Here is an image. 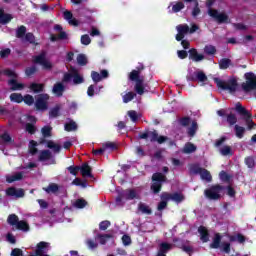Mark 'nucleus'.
<instances>
[{
  "instance_id": "f257e3e1",
  "label": "nucleus",
  "mask_w": 256,
  "mask_h": 256,
  "mask_svg": "<svg viewBox=\"0 0 256 256\" xmlns=\"http://www.w3.org/2000/svg\"><path fill=\"white\" fill-rule=\"evenodd\" d=\"M227 141V137H221L215 142V147H217L218 152L222 157H231L233 156V148L227 144H224Z\"/></svg>"
},
{
  "instance_id": "f03ea898",
  "label": "nucleus",
  "mask_w": 256,
  "mask_h": 256,
  "mask_svg": "<svg viewBox=\"0 0 256 256\" xmlns=\"http://www.w3.org/2000/svg\"><path fill=\"white\" fill-rule=\"evenodd\" d=\"M74 85H79L83 83V76L79 74V70L71 67L69 72L64 75L63 83H71Z\"/></svg>"
},
{
  "instance_id": "7ed1b4c3",
  "label": "nucleus",
  "mask_w": 256,
  "mask_h": 256,
  "mask_svg": "<svg viewBox=\"0 0 256 256\" xmlns=\"http://www.w3.org/2000/svg\"><path fill=\"white\" fill-rule=\"evenodd\" d=\"M4 75H7V77H12V79L8 82V85L12 91H22V89H25V84L17 82V74H15L12 70H4Z\"/></svg>"
},
{
  "instance_id": "20e7f679",
  "label": "nucleus",
  "mask_w": 256,
  "mask_h": 256,
  "mask_svg": "<svg viewBox=\"0 0 256 256\" xmlns=\"http://www.w3.org/2000/svg\"><path fill=\"white\" fill-rule=\"evenodd\" d=\"M131 81H136L135 91L138 95H143L145 93V84H143V78L139 77V71L134 70L129 76Z\"/></svg>"
},
{
  "instance_id": "39448f33",
  "label": "nucleus",
  "mask_w": 256,
  "mask_h": 256,
  "mask_svg": "<svg viewBox=\"0 0 256 256\" xmlns=\"http://www.w3.org/2000/svg\"><path fill=\"white\" fill-rule=\"evenodd\" d=\"M178 33L176 35V41H181L187 33H195L199 27L193 24L191 28L187 24H181L176 27Z\"/></svg>"
},
{
  "instance_id": "423d86ee",
  "label": "nucleus",
  "mask_w": 256,
  "mask_h": 256,
  "mask_svg": "<svg viewBox=\"0 0 256 256\" xmlns=\"http://www.w3.org/2000/svg\"><path fill=\"white\" fill-rule=\"evenodd\" d=\"M214 82L220 89H225L230 93H234L237 90V81L235 79L229 80L228 82L222 81L219 78H214Z\"/></svg>"
},
{
  "instance_id": "0eeeda50",
  "label": "nucleus",
  "mask_w": 256,
  "mask_h": 256,
  "mask_svg": "<svg viewBox=\"0 0 256 256\" xmlns=\"http://www.w3.org/2000/svg\"><path fill=\"white\" fill-rule=\"evenodd\" d=\"M35 99V107L37 111H47V109H49L48 94H39L35 97Z\"/></svg>"
},
{
  "instance_id": "6e6552de",
  "label": "nucleus",
  "mask_w": 256,
  "mask_h": 256,
  "mask_svg": "<svg viewBox=\"0 0 256 256\" xmlns=\"http://www.w3.org/2000/svg\"><path fill=\"white\" fill-rule=\"evenodd\" d=\"M210 247L212 249H222V251H224V253H229L230 249H231V244H229V242H225L223 241L221 243V235L219 234H215L213 242L211 243Z\"/></svg>"
},
{
  "instance_id": "1a4fd4ad",
  "label": "nucleus",
  "mask_w": 256,
  "mask_h": 256,
  "mask_svg": "<svg viewBox=\"0 0 256 256\" xmlns=\"http://www.w3.org/2000/svg\"><path fill=\"white\" fill-rule=\"evenodd\" d=\"M26 31L27 28H25V26H20L16 31V37L22 39L25 43H35V36H33L32 33H27L25 35Z\"/></svg>"
},
{
  "instance_id": "9d476101",
  "label": "nucleus",
  "mask_w": 256,
  "mask_h": 256,
  "mask_svg": "<svg viewBox=\"0 0 256 256\" xmlns=\"http://www.w3.org/2000/svg\"><path fill=\"white\" fill-rule=\"evenodd\" d=\"M221 193H223V186H212L211 188L205 190V196L208 199L216 200L221 199Z\"/></svg>"
},
{
  "instance_id": "9b49d317",
  "label": "nucleus",
  "mask_w": 256,
  "mask_h": 256,
  "mask_svg": "<svg viewBox=\"0 0 256 256\" xmlns=\"http://www.w3.org/2000/svg\"><path fill=\"white\" fill-rule=\"evenodd\" d=\"M8 223L9 225H16L20 231H29V224L25 221H19V218L15 214L8 217Z\"/></svg>"
},
{
  "instance_id": "f8f14e48",
  "label": "nucleus",
  "mask_w": 256,
  "mask_h": 256,
  "mask_svg": "<svg viewBox=\"0 0 256 256\" xmlns=\"http://www.w3.org/2000/svg\"><path fill=\"white\" fill-rule=\"evenodd\" d=\"M246 82L242 84L244 91H252L256 87V75L254 73L245 74Z\"/></svg>"
},
{
  "instance_id": "ddd939ff",
  "label": "nucleus",
  "mask_w": 256,
  "mask_h": 256,
  "mask_svg": "<svg viewBox=\"0 0 256 256\" xmlns=\"http://www.w3.org/2000/svg\"><path fill=\"white\" fill-rule=\"evenodd\" d=\"M153 184L151 186L152 191L159 193L161 191V183L165 181V176L161 173H155L152 176Z\"/></svg>"
},
{
  "instance_id": "4468645a",
  "label": "nucleus",
  "mask_w": 256,
  "mask_h": 256,
  "mask_svg": "<svg viewBox=\"0 0 256 256\" xmlns=\"http://www.w3.org/2000/svg\"><path fill=\"white\" fill-rule=\"evenodd\" d=\"M236 111H238L240 115H243L245 117L248 129H253V127H255L253 120H251V113L246 111V109L243 106H241V104L236 105Z\"/></svg>"
},
{
  "instance_id": "2eb2a0df",
  "label": "nucleus",
  "mask_w": 256,
  "mask_h": 256,
  "mask_svg": "<svg viewBox=\"0 0 256 256\" xmlns=\"http://www.w3.org/2000/svg\"><path fill=\"white\" fill-rule=\"evenodd\" d=\"M208 15H210V17H213V19L218 21V23H227V20H228L227 14H225L223 12H219L217 10L209 9L208 10Z\"/></svg>"
},
{
  "instance_id": "dca6fc26",
  "label": "nucleus",
  "mask_w": 256,
  "mask_h": 256,
  "mask_svg": "<svg viewBox=\"0 0 256 256\" xmlns=\"http://www.w3.org/2000/svg\"><path fill=\"white\" fill-rule=\"evenodd\" d=\"M6 195H8V197H12L13 199H21V197H25V190L11 187L6 190Z\"/></svg>"
},
{
  "instance_id": "f3484780",
  "label": "nucleus",
  "mask_w": 256,
  "mask_h": 256,
  "mask_svg": "<svg viewBox=\"0 0 256 256\" xmlns=\"http://www.w3.org/2000/svg\"><path fill=\"white\" fill-rule=\"evenodd\" d=\"M161 199H165L166 201H174L175 203H181V201L185 199V196H183L181 193H163L161 195Z\"/></svg>"
},
{
  "instance_id": "a211bd4d",
  "label": "nucleus",
  "mask_w": 256,
  "mask_h": 256,
  "mask_svg": "<svg viewBox=\"0 0 256 256\" xmlns=\"http://www.w3.org/2000/svg\"><path fill=\"white\" fill-rule=\"evenodd\" d=\"M34 63L41 65L43 69H51V62L45 57V53H42L34 57Z\"/></svg>"
},
{
  "instance_id": "6ab92c4d",
  "label": "nucleus",
  "mask_w": 256,
  "mask_h": 256,
  "mask_svg": "<svg viewBox=\"0 0 256 256\" xmlns=\"http://www.w3.org/2000/svg\"><path fill=\"white\" fill-rule=\"evenodd\" d=\"M147 137H149L150 141H157L158 143H165V139H167L164 136H159L157 131H151L148 134H143L141 136L142 139H147Z\"/></svg>"
},
{
  "instance_id": "aec40b11",
  "label": "nucleus",
  "mask_w": 256,
  "mask_h": 256,
  "mask_svg": "<svg viewBox=\"0 0 256 256\" xmlns=\"http://www.w3.org/2000/svg\"><path fill=\"white\" fill-rule=\"evenodd\" d=\"M107 149H115V144H113L112 142H106L105 144H103L102 148L95 150H92L93 155H103L105 153V151H107Z\"/></svg>"
},
{
  "instance_id": "412c9836",
  "label": "nucleus",
  "mask_w": 256,
  "mask_h": 256,
  "mask_svg": "<svg viewBox=\"0 0 256 256\" xmlns=\"http://www.w3.org/2000/svg\"><path fill=\"white\" fill-rule=\"evenodd\" d=\"M91 77L94 83H99L102 79H107V77H109V72H107V70H102L101 74L92 72Z\"/></svg>"
},
{
  "instance_id": "4be33fe9",
  "label": "nucleus",
  "mask_w": 256,
  "mask_h": 256,
  "mask_svg": "<svg viewBox=\"0 0 256 256\" xmlns=\"http://www.w3.org/2000/svg\"><path fill=\"white\" fill-rule=\"evenodd\" d=\"M188 79H190V81H200V83H205V81H207V76L203 71H196L194 76H188Z\"/></svg>"
},
{
  "instance_id": "5701e85b",
  "label": "nucleus",
  "mask_w": 256,
  "mask_h": 256,
  "mask_svg": "<svg viewBox=\"0 0 256 256\" xmlns=\"http://www.w3.org/2000/svg\"><path fill=\"white\" fill-rule=\"evenodd\" d=\"M123 198L128 199V200L138 199L139 198V190H137V189L126 190L123 194Z\"/></svg>"
},
{
  "instance_id": "b1692460",
  "label": "nucleus",
  "mask_w": 256,
  "mask_h": 256,
  "mask_svg": "<svg viewBox=\"0 0 256 256\" xmlns=\"http://www.w3.org/2000/svg\"><path fill=\"white\" fill-rule=\"evenodd\" d=\"M64 19L68 21L69 25H73L74 27H77V25H79V21L73 18V14L69 11L64 12Z\"/></svg>"
},
{
  "instance_id": "393cba45",
  "label": "nucleus",
  "mask_w": 256,
  "mask_h": 256,
  "mask_svg": "<svg viewBox=\"0 0 256 256\" xmlns=\"http://www.w3.org/2000/svg\"><path fill=\"white\" fill-rule=\"evenodd\" d=\"M198 233L200 234V239L203 243H207L209 241V231L204 226H200L198 228Z\"/></svg>"
},
{
  "instance_id": "a878e982",
  "label": "nucleus",
  "mask_w": 256,
  "mask_h": 256,
  "mask_svg": "<svg viewBox=\"0 0 256 256\" xmlns=\"http://www.w3.org/2000/svg\"><path fill=\"white\" fill-rule=\"evenodd\" d=\"M189 57L192 59V61H203L205 59V56L203 54H198L196 49H191L189 51Z\"/></svg>"
},
{
  "instance_id": "bb28decb",
  "label": "nucleus",
  "mask_w": 256,
  "mask_h": 256,
  "mask_svg": "<svg viewBox=\"0 0 256 256\" xmlns=\"http://www.w3.org/2000/svg\"><path fill=\"white\" fill-rule=\"evenodd\" d=\"M23 172H17L15 174L12 175H8L6 177V181L7 183H14V181H21V179H23Z\"/></svg>"
},
{
  "instance_id": "cd10ccee",
  "label": "nucleus",
  "mask_w": 256,
  "mask_h": 256,
  "mask_svg": "<svg viewBox=\"0 0 256 256\" xmlns=\"http://www.w3.org/2000/svg\"><path fill=\"white\" fill-rule=\"evenodd\" d=\"M29 89L32 91V93H41L43 92V89H45V85L39 83H31L29 85Z\"/></svg>"
},
{
  "instance_id": "c85d7f7f",
  "label": "nucleus",
  "mask_w": 256,
  "mask_h": 256,
  "mask_svg": "<svg viewBox=\"0 0 256 256\" xmlns=\"http://www.w3.org/2000/svg\"><path fill=\"white\" fill-rule=\"evenodd\" d=\"M64 91H65V86L63 85V83H57L53 87V93L54 95H57V97H61Z\"/></svg>"
},
{
  "instance_id": "c756f323",
  "label": "nucleus",
  "mask_w": 256,
  "mask_h": 256,
  "mask_svg": "<svg viewBox=\"0 0 256 256\" xmlns=\"http://www.w3.org/2000/svg\"><path fill=\"white\" fill-rule=\"evenodd\" d=\"M227 241H230V243L236 242V243H245V236L241 234H237L234 236H227Z\"/></svg>"
},
{
  "instance_id": "7c9ffc66",
  "label": "nucleus",
  "mask_w": 256,
  "mask_h": 256,
  "mask_svg": "<svg viewBox=\"0 0 256 256\" xmlns=\"http://www.w3.org/2000/svg\"><path fill=\"white\" fill-rule=\"evenodd\" d=\"M95 239L96 241H99L101 245H105L107 241H111L113 243V236L111 235H97Z\"/></svg>"
},
{
  "instance_id": "2f4dec72",
  "label": "nucleus",
  "mask_w": 256,
  "mask_h": 256,
  "mask_svg": "<svg viewBox=\"0 0 256 256\" xmlns=\"http://www.w3.org/2000/svg\"><path fill=\"white\" fill-rule=\"evenodd\" d=\"M196 173H199V175L201 176V179H203L204 181H211V173L208 170L199 168Z\"/></svg>"
},
{
  "instance_id": "473e14b6",
  "label": "nucleus",
  "mask_w": 256,
  "mask_h": 256,
  "mask_svg": "<svg viewBox=\"0 0 256 256\" xmlns=\"http://www.w3.org/2000/svg\"><path fill=\"white\" fill-rule=\"evenodd\" d=\"M11 19H13V16H11L10 14H5L3 9H0V23L2 24L9 23Z\"/></svg>"
},
{
  "instance_id": "72a5a7b5",
  "label": "nucleus",
  "mask_w": 256,
  "mask_h": 256,
  "mask_svg": "<svg viewBox=\"0 0 256 256\" xmlns=\"http://www.w3.org/2000/svg\"><path fill=\"white\" fill-rule=\"evenodd\" d=\"M183 153H195V151H197V146H195L193 143H186L184 148H183Z\"/></svg>"
},
{
  "instance_id": "f704fd0d",
  "label": "nucleus",
  "mask_w": 256,
  "mask_h": 256,
  "mask_svg": "<svg viewBox=\"0 0 256 256\" xmlns=\"http://www.w3.org/2000/svg\"><path fill=\"white\" fill-rule=\"evenodd\" d=\"M48 149H51L54 153H59L61 151V145L53 141L47 142Z\"/></svg>"
},
{
  "instance_id": "c9c22d12",
  "label": "nucleus",
  "mask_w": 256,
  "mask_h": 256,
  "mask_svg": "<svg viewBox=\"0 0 256 256\" xmlns=\"http://www.w3.org/2000/svg\"><path fill=\"white\" fill-rule=\"evenodd\" d=\"M80 170H81V175L83 177H91V167H89V165L83 164L80 167Z\"/></svg>"
},
{
  "instance_id": "e433bc0d",
  "label": "nucleus",
  "mask_w": 256,
  "mask_h": 256,
  "mask_svg": "<svg viewBox=\"0 0 256 256\" xmlns=\"http://www.w3.org/2000/svg\"><path fill=\"white\" fill-rule=\"evenodd\" d=\"M138 211L144 213L145 215H151V208L145 203H140L138 205Z\"/></svg>"
},
{
  "instance_id": "4c0bfd02",
  "label": "nucleus",
  "mask_w": 256,
  "mask_h": 256,
  "mask_svg": "<svg viewBox=\"0 0 256 256\" xmlns=\"http://www.w3.org/2000/svg\"><path fill=\"white\" fill-rule=\"evenodd\" d=\"M10 101H13V103H23V95L20 93H12L10 95Z\"/></svg>"
},
{
  "instance_id": "58836bf2",
  "label": "nucleus",
  "mask_w": 256,
  "mask_h": 256,
  "mask_svg": "<svg viewBox=\"0 0 256 256\" xmlns=\"http://www.w3.org/2000/svg\"><path fill=\"white\" fill-rule=\"evenodd\" d=\"M65 131H77V123H75L73 120H69L65 124Z\"/></svg>"
},
{
  "instance_id": "ea45409f",
  "label": "nucleus",
  "mask_w": 256,
  "mask_h": 256,
  "mask_svg": "<svg viewBox=\"0 0 256 256\" xmlns=\"http://www.w3.org/2000/svg\"><path fill=\"white\" fill-rule=\"evenodd\" d=\"M234 129L236 137H238V139H243V135L245 134V128L239 125H235Z\"/></svg>"
},
{
  "instance_id": "a19ab883",
  "label": "nucleus",
  "mask_w": 256,
  "mask_h": 256,
  "mask_svg": "<svg viewBox=\"0 0 256 256\" xmlns=\"http://www.w3.org/2000/svg\"><path fill=\"white\" fill-rule=\"evenodd\" d=\"M8 143H11V136L8 133H4L0 136V145H7Z\"/></svg>"
},
{
  "instance_id": "79ce46f5",
  "label": "nucleus",
  "mask_w": 256,
  "mask_h": 256,
  "mask_svg": "<svg viewBox=\"0 0 256 256\" xmlns=\"http://www.w3.org/2000/svg\"><path fill=\"white\" fill-rule=\"evenodd\" d=\"M73 205L76 207V209H83L84 207H87V201L84 199H78L74 202Z\"/></svg>"
},
{
  "instance_id": "37998d69",
  "label": "nucleus",
  "mask_w": 256,
  "mask_h": 256,
  "mask_svg": "<svg viewBox=\"0 0 256 256\" xmlns=\"http://www.w3.org/2000/svg\"><path fill=\"white\" fill-rule=\"evenodd\" d=\"M197 133V122L192 121L191 127L188 128V135L193 137Z\"/></svg>"
},
{
  "instance_id": "c03bdc74",
  "label": "nucleus",
  "mask_w": 256,
  "mask_h": 256,
  "mask_svg": "<svg viewBox=\"0 0 256 256\" xmlns=\"http://www.w3.org/2000/svg\"><path fill=\"white\" fill-rule=\"evenodd\" d=\"M22 101H24V103H25L26 105L31 106V105H33V104L35 103V98H33L32 95L27 94V95H25V96L23 97V100H22Z\"/></svg>"
},
{
  "instance_id": "a18cd8bd",
  "label": "nucleus",
  "mask_w": 256,
  "mask_h": 256,
  "mask_svg": "<svg viewBox=\"0 0 256 256\" xmlns=\"http://www.w3.org/2000/svg\"><path fill=\"white\" fill-rule=\"evenodd\" d=\"M46 193H57L59 191V186L57 184H50L47 188H44Z\"/></svg>"
},
{
  "instance_id": "49530a36",
  "label": "nucleus",
  "mask_w": 256,
  "mask_h": 256,
  "mask_svg": "<svg viewBox=\"0 0 256 256\" xmlns=\"http://www.w3.org/2000/svg\"><path fill=\"white\" fill-rule=\"evenodd\" d=\"M173 248L172 244H168V243H162L160 244V250L159 252L161 253H167V251L171 250Z\"/></svg>"
},
{
  "instance_id": "de8ad7c7",
  "label": "nucleus",
  "mask_w": 256,
  "mask_h": 256,
  "mask_svg": "<svg viewBox=\"0 0 256 256\" xmlns=\"http://www.w3.org/2000/svg\"><path fill=\"white\" fill-rule=\"evenodd\" d=\"M47 159H51V152L44 150L40 153V161H47Z\"/></svg>"
},
{
  "instance_id": "09e8293b",
  "label": "nucleus",
  "mask_w": 256,
  "mask_h": 256,
  "mask_svg": "<svg viewBox=\"0 0 256 256\" xmlns=\"http://www.w3.org/2000/svg\"><path fill=\"white\" fill-rule=\"evenodd\" d=\"M231 65V60L229 59H222L219 62L220 69H227Z\"/></svg>"
},
{
  "instance_id": "8fccbe9b",
  "label": "nucleus",
  "mask_w": 256,
  "mask_h": 256,
  "mask_svg": "<svg viewBox=\"0 0 256 256\" xmlns=\"http://www.w3.org/2000/svg\"><path fill=\"white\" fill-rule=\"evenodd\" d=\"M183 7H185V4H183V2H177L172 6V11L173 13H179V11L183 9Z\"/></svg>"
},
{
  "instance_id": "3c124183",
  "label": "nucleus",
  "mask_w": 256,
  "mask_h": 256,
  "mask_svg": "<svg viewBox=\"0 0 256 256\" xmlns=\"http://www.w3.org/2000/svg\"><path fill=\"white\" fill-rule=\"evenodd\" d=\"M135 97V93L133 92H128L123 96V102L124 103H129V101H133Z\"/></svg>"
},
{
  "instance_id": "603ef678",
  "label": "nucleus",
  "mask_w": 256,
  "mask_h": 256,
  "mask_svg": "<svg viewBox=\"0 0 256 256\" xmlns=\"http://www.w3.org/2000/svg\"><path fill=\"white\" fill-rule=\"evenodd\" d=\"M216 49L214 48V46L208 45L204 48V53H206V55H215L216 53Z\"/></svg>"
},
{
  "instance_id": "864d4df0",
  "label": "nucleus",
  "mask_w": 256,
  "mask_h": 256,
  "mask_svg": "<svg viewBox=\"0 0 256 256\" xmlns=\"http://www.w3.org/2000/svg\"><path fill=\"white\" fill-rule=\"evenodd\" d=\"M77 63L78 65H87V56L83 54L78 55Z\"/></svg>"
},
{
  "instance_id": "5fc2aeb1",
  "label": "nucleus",
  "mask_w": 256,
  "mask_h": 256,
  "mask_svg": "<svg viewBox=\"0 0 256 256\" xmlns=\"http://www.w3.org/2000/svg\"><path fill=\"white\" fill-rule=\"evenodd\" d=\"M35 147H37V142H35V141H30V144H29V151H30V153L32 154V155H35V153H37V148H35Z\"/></svg>"
},
{
  "instance_id": "6e6d98bb",
  "label": "nucleus",
  "mask_w": 256,
  "mask_h": 256,
  "mask_svg": "<svg viewBox=\"0 0 256 256\" xmlns=\"http://www.w3.org/2000/svg\"><path fill=\"white\" fill-rule=\"evenodd\" d=\"M111 225V222H109V221H102L101 223H100V225H99V229L101 230V231H105V230H107L108 228H109V226Z\"/></svg>"
},
{
  "instance_id": "4d7b16f0",
  "label": "nucleus",
  "mask_w": 256,
  "mask_h": 256,
  "mask_svg": "<svg viewBox=\"0 0 256 256\" xmlns=\"http://www.w3.org/2000/svg\"><path fill=\"white\" fill-rule=\"evenodd\" d=\"M42 135L43 137H51V127L46 126L42 128Z\"/></svg>"
},
{
  "instance_id": "13d9d810",
  "label": "nucleus",
  "mask_w": 256,
  "mask_h": 256,
  "mask_svg": "<svg viewBox=\"0 0 256 256\" xmlns=\"http://www.w3.org/2000/svg\"><path fill=\"white\" fill-rule=\"evenodd\" d=\"M227 122L230 124V125H235V123H237V117L233 114H230L228 115L227 117Z\"/></svg>"
},
{
  "instance_id": "bf43d9fd",
  "label": "nucleus",
  "mask_w": 256,
  "mask_h": 256,
  "mask_svg": "<svg viewBox=\"0 0 256 256\" xmlns=\"http://www.w3.org/2000/svg\"><path fill=\"white\" fill-rule=\"evenodd\" d=\"M57 39H67V34L65 32H60L58 36H51V41H57Z\"/></svg>"
},
{
  "instance_id": "052dcab7",
  "label": "nucleus",
  "mask_w": 256,
  "mask_h": 256,
  "mask_svg": "<svg viewBox=\"0 0 256 256\" xmlns=\"http://www.w3.org/2000/svg\"><path fill=\"white\" fill-rule=\"evenodd\" d=\"M72 185H78L83 188L87 187V184L85 182L81 181V179H79V178L74 179L72 182Z\"/></svg>"
},
{
  "instance_id": "680f3d73",
  "label": "nucleus",
  "mask_w": 256,
  "mask_h": 256,
  "mask_svg": "<svg viewBox=\"0 0 256 256\" xmlns=\"http://www.w3.org/2000/svg\"><path fill=\"white\" fill-rule=\"evenodd\" d=\"M81 43L82 45H89L91 43V38L89 37V35H83L81 37Z\"/></svg>"
},
{
  "instance_id": "e2e57ef3",
  "label": "nucleus",
  "mask_w": 256,
  "mask_h": 256,
  "mask_svg": "<svg viewBox=\"0 0 256 256\" xmlns=\"http://www.w3.org/2000/svg\"><path fill=\"white\" fill-rule=\"evenodd\" d=\"M245 163L250 169L255 166V160L252 157L246 158Z\"/></svg>"
},
{
  "instance_id": "0e129e2a",
  "label": "nucleus",
  "mask_w": 256,
  "mask_h": 256,
  "mask_svg": "<svg viewBox=\"0 0 256 256\" xmlns=\"http://www.w3.org/2000/svg\"><path fill=\"white\" fill-rule=\"evenodd\" d=\"M128 116L130 117L131 121H137L138 116H137V112L130 110L128 111Z\"/></svg>"
},
{
  "instance_id": "69168bd1",
  "label": "nucleus",
  "mask_w": 256,
  "mask_h": 256,
  "mask_svg": "<svg viewBox=\"0 0 256 256\" xmlns=\"http://www.w3.org/2000/svg\"><path fill=\"white\" fill-rule=\"evenodd\" d=\"M167 201L169 200L162 199V201L158 204V211H163V209L167 207Z\"/></svg>"
},
{
  "instance_id": "338daca9",
  "label": "nucleus",
  "mask_w": 256,
  "mask_h": 256,
  "mask_svg": "<svg viewBox=\"0 0 256 256\" xmlns=\"http://www.w3.org/2000/svg\"><path fill=\"white\" fill-rule=\"evenodd\" d=\"M86 244L90 249H97V243L93 240H87Z\"/></svg>"
},
{
  "instance_id": "774afa93",
  "label": "nucleus",
  "mask_w": 256,
  "mask_h": 256,
  "mask_svg": "<svg viewBox=\"0 0 256 256\" xmlns=\"http://www.w3.org/2000/svg\"><path fill=\"white\" fill-rule=\"evenodd\" d=\"M22 255H23V251H21V249L19 248H16L11 252V256H22Z\"/></svg>"
}]
</instances>
